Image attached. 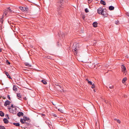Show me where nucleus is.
Returning a JSON list of instances; mask_svg holds the SVG:
<instances>
[{
  "label": "nucleus",
  "instance_id": "obj_1",
  "mask_svg": "<svg viewBox=\"0 0 129 129\" xmlns=\"http://www.w3.org/2000/svg\"><path fill=\"white\" fill-rule=\"evenodd\" d=\"M10 7L7 8L4 11V14L3 15L0 19V23L1 24H3V18L4 17H6L10 16L12 13H14V12L11 10L10 8Z\"/></svg>",
  "mask_w": 129,
  "mask_h": 129
},
{
  "label": "nucleus",
  "instance_id": "obj_2",
  "mask_svg": "<svg viewBox=\"0 0 129 129\" xmlns=\"http://www.w3.org/2000/svg\"><path fill=\"white\" fill-rule=\"evenodd\" d=\"M65 0H60L58 2L57 5V8L56 9V11L57 14L59 15H60L61 10L63 8V5L65 3Z\"/></svg>",
  "mask_w": 129,
  "mask_h": 129
},
{
  "label": "nucleus",
  "instance_id": "obj_3",
  "mask_svg": "<svg viewBox=\"0 0 129 129\" xmlns=\"http://www.w3.org/2000/svg\"><path fill=\"white\" fill-rule=\"evenodd\" d=\"M103 9L102 7H100L98 9V13L100 14H101L103 13Z\"/></svg>",
  "mask_w": 129,
  "mask_h": 129
},
{
  "label": "nucleus",
  "instance_id": "obj_4",
  "mask_svg": "<svg viewBox=\"0 0 129 129\" xmlns=\"http://www.w3.org/2000/svg\"><path fill=\"white\" fill-rule=\"evenodd\" d=\"M19 8L22 11H27L28 10V8L25 7H19Z\"/></svg>",
  "mask_w": 129,
  "mask_h": 129
},
{
  "label": "nucleus",
  "instance_id": "obj_5",
  "mask_svg": "<svg viewBox=\"0 0 129 129\" xmlns=\"http://www.w3.org/2000/svg\"><path fill=\"white\" fill-rule=\"evenodd\" d=\"M106 9H103V13L101 14L103 15L104 16L106 17L107 16L108 14H107L106 12Z\"/></svg>",
  "mask_w": 129,
  "mask_h": 129
},
{
  "label": "nucleus",
  "instance_id": "obj_6",
  "mask_svg": "<svg viewBox=\"0 0 129 129\" xmlns=\"http://www.w3.org/2000/svg\"><path fill=\"white\" fill-rule=\"evenodd\" d=\"M10 102L8 101L7 100L5 101L4 104V105L5 106H6L7 105H8L10 104Z\"/></svg>",
  "mask_w": 129,
  "mask_h": 129
},
{
  "label": "nucleus",
  "instance_id": "obj_7",
  "mask_svg": "<svg viewBox=\"0 0 129 129\" xmlns=\"http://www.w3.org/2000/svg\"><path fill=\"white\" fill-rule=\"evenodd\" d=\"M122 70L123 72H125L126 71V68L125 66L122 65L121 66Z\"/></svg>",
  "mask_w": 129,
  "mask_h": 129
},
{
  "label": "nucleus",
  "instance_id": "obj_8",
  "mask_svg": "<svg viewBox=\"0 0 129 129\" xmlns=\"http://www.w3.org/2000/svg\"><path fill=\"white\" fill-rule=\"evenodd\" d=\"M17 115L18 116L20 117L21 116L23 115V113L22 112H19L17 114Z\"/></svg>",
  "mask_w": 129,
  "mask_h": 129
},
{
  "label": "nucleus",
  "instance_id": "obj_9",
  "mask_svg": "<svg viewBox=\"0 0 129 129\" xmlns=\"http://www.w3.org/2000/svg\"><path fill=\"white\" fill-rule=\"evenodd\" d=\"M3 121L5 124H7L9 122V121L6 118H5L3 119Z\"/></svg>",
  "mask_w": 129,
  "mask_h": 129
},
{
  "label": "nucleus",
  "instance_id": "obj_10",
  "mask_svg": "<svg viewBox=\"0 0 129 129\" xmlns=\"http://www.w3.org/2000/svg\"><path fill=\"white\" fill-rule=\"evenodd\" d=\"M5 73L9 78L12 79L10 76L9 75L8 73L7 72L5 71Z\"/></svg>",
  "mask_w": 129,
  "mask_h": 129
},
{
  "label": "nucleus",
  "instance_id": "obj_11",
  "mask_svg": "<svg viewBox=\"0 0 129 129\" xmlns=\"http://www.w3.org/2000/svg\"><path fill=\"white\" fill-rule=\"evenodd\" d=\"M114 8V7L112 6H110L109 7V9L110 10H113Z\"/></svg>",
  "mask_w": 129,
  "mask_h": 129
},
{
  "label": "nucleus",
  "instance_id": "obj_12",
  "mask_svg": "<svg viewBox=\"0 0 129 129\" xmlns=\"http://www.w3.org/2000/svg\"><path fill=\"white\" fill-rule=\"evenodd\" d=\"M127 78L126 77H125L122 80V82L123 83H124L127 80Z\"/></svg>",
  "mask_w": 129,
  "mask_h": 129
},
{
  "label": "nucleus",
  "instance_id": "obj_13",
  "mask_svg": "<svg viewBox=\"0 0 129 129\" xmlns=\"http://www.w3.org/2000/svg\"><path fill=\"white\" fill-rule=\"evenodd\" d=\"M100 3L101 4H102L104 5H106V3L105 2L102 0L101 1Z\"/></svg>",
  "mask_w": 129,
  "mask_h": 129
},
{
  "label": "nucleus",
  "instance_id": "obj_14",
  "mask_svg": "<svg viewBox=\"0 0 129 129\" xmlns=\"http://www.w3.org/2000/svg\"><path fill=\"white\" fill-rule=\"evenodd\" d=\"M23 119L25 121H28L29 120V118L28 117H27L26 116H24L23 117Z\"/></svg>",
  "mask_w": 129,
  "mask_h": 129
},
{
  "label": "nucleus",
  "instance_id": "obj_15",
  "mask_svg": "<svg viewBox=\"0 0 129 129\" xmlns=\"http://www.w3.org/2000/svg\"><path fill=\"white\" fill-rule=\"evenodd\" d=\"M17 87L15 85H14L13 87V90L15 91H17Z\"/></svg>",
  "mask_w": 129,
  "mask_h": 129
},
{
  "label": "nucleus",
  "instance_id": "obj_16",
  "mask_svg": "<svg viewBox=\"0 0 129 129\" xmlns=\"http://www.w3.org/2000/svg\"><path fill=\"white\" fill-rule=\"evenodd\" d=\"M25 65L27 66H28V67H31V65L29 64V63H27V62H25L24 63Z\"/></svg>",
  "mask_w": 129,
  "mask_h": 129
},
{
  "label": "nucleus",
  "instance_id": "obj_17",
  "mask_svg": "<svg viewBox=\"0 0 129 129\" xmlns=\"http://www.w3.org/2000/svg\"><path fill=\"white\" fill-rule=\"evenodd\" d=\"M13 124L14 125L17 126H20V124L18 123H13Z\"/></svg>",
  "mask_w": 129,
  "mask_h": 129
},
{
  "label": "nucleus",
  "instance_id": "obj_18",
  "mask_svg": "<svg viewBox=\"0 0 129 129\" xmlns=\"http://www.w3.org/2000/svg\"><path fill=\"white\" fill-rule=\"evenodd\" d=\"M4 113L2 111H0V116L2 117H3L4 116Z\"/></svg>",
  "mask_w": 129,
  "mask_h": 129
},
{
  "label": "nucleus",
  "instance_id": "obj_19",
  "mask_svg": "<svg viewBox=\"0 0 129 129\" xmlns=\"http://www.w3.org/2000/svg\"><path fill=\"white\" fill-rule=\"evenodd\" d=\"M21 122L23 124L25 122V120L23 119H21L20 120Z\"/></svg>",
  "mask_w": 129,
  "mask_h": 129
},
{
  "label": "nucleus",
  "instance_id": "obj_20",
  "mask_svg": "<svg viewBox=\"0 0 129 129\" xmlns=\"http://www.w3.org/2000/svg\"><path fill=\"white\" fill-rule=\"evenodd\" d=\"M42 82L44 84H46L47 83V82L43 80H42Z\"/></svg>",
  "mask_w": 129,
  "mask_h": 129
},
{
  "label": "nucleus",
  "instance_id": "obj_21",
  "mask_svg": "<svg viewBox=\"0 0 129 129\" xmlns=\"http://www.w3.org/2000/svg\"><path fill=\"white\" fill-rule=\"evenodd\" d=\"M17 97H19V98H21V95L20 93H17Z\"/></svg>",
  "mask_w": 129,
  "mask_h": 129
},
{
  "label": "nucleus",
  "instance_id": "obj_22",
  "mask_svg": "<svg viewBox=\"0 0 129 129\" xmlns=\"http://www.w3.org/2000/svg\"><path fill=\"white\" fill-rule=\"evenodd\" d=\"M8 109L9 110L10 112H12V111L11 110V107H9V106H8Z\"/></svg>",
  "mask_w": 129,
  "mask_h": 129
},
{
  "label": "nucleus",
  "instance_id": "obj_23",
  "mask_svg": "<svg viewBox=\"0 0 129 129\" xmlns=\"http://www.w3.org/2000/svg\"><path fill=\"white\" fill-rule=\"evenodd\" d=\"M0 129H5V128L4 126H0Z\"/></svg>",
  "mask_w": 129,
  "mask_h": 129
},
{
  "label": "nucleus",
  "instance_id": "obj_24",
  "mask_svg": "<svg viewBox=\"0 0 129 129\" xmlns=\"http://www.w3.org/2000/svg\"><path fill=\"white\" fill-rule=\"evenodd\" d=\"M114 120H116L117 122L119 123H120V121L119 119H114Z\"/></svg>",
  "mask_w": 129,
  "mask_h": 129
},
{
  "label": "nucleus",
  "instance_id": "obj_25",
  "mask_svg": "<svg viewBox=\"0 0 129 129\" xmlns=\"http://www.w3.org/2000/svg\"><path fill=\"white\" fill-rule=\"evenodd\" d=\"M85 12L86 13H88L89 12V11L88 10V9L87 8H86L85 9Z\"/></svg>",
  "mask_w": 129,
  "mask_h": 129
},
{
  "label": "nucleus",
  "instance_id": "obj_26",
  "mask_svg": "<svg viewBox=\"0 0 129 129\" xmlns=\"http://www.w3.org/2000/svg\"><path fill=\"white\" fill-rule=\"evenodd\" d=\"M92 86L91 87L92 88H94L95 87V85H94V84H92Z\"/></svg>",
  "mask_w": 129,
  "mask_h": 129
},
{
  "label": "nucleus",
  "instance_id": "obj_27",
  "mask_svg": "<svg viewBox=\"0 0 129 129\" xmlns=\"http://www.w3.org/2000/svg\"><path fill=\"white\" fill-rule=\"evenodd\" d=\"M88 83L90 85H92V82L90 81H88Z\"/></svg>",
  "mask_w": 129,
  "mask_h": 129
},
{
  "label": "nucleus",
  "instance_id": "obj_28",
  "mask_svg": "<svg viewBox=\"0 0 129 129\" xmlns=\"http://www.w3.org/2000/svg\"><path fill=\"white\" fill-rule=\"evenodd\" d=\"M5 116H6V117H7L8 119H9V116H8V115H7V114L6 115H5Z\"/></svg>",
  "mask_w": 129,
  "mask_h": 129
},
{
  "label": "nucleus",
  "instance_id": "obj_29",
  "mask_svg": "<svg viewBox=\"0 0 129 129\" xmlns=\"http://www.w3.org/2000/svg\"><path fill=\"white\" fill-rule=\"evenodd\" d=\"M114 86H110L109 87V88L110 89H113V88Z\"/></svg>",
  "mask_w": 129,
  "mask_h": 129
},
{
  "label": "nucleus",
  "instance_id": "obj_30",
  "mask_svg": "<svg viewBox=\"0 0 129 129\" xmlns=\"http://www.w3.org/2000/svg\"><path fill=\"white\" fill-rule=\"evenodd\" d=\"M92 24H98V23L96 22H93Z\"/></svg>",
  "mask_w": 129,
  "mask_h": 129
},
{
  "label": "nucleus",
  "instance_id": "obj_31",
  "mask_svg": "<svg viewBox=\"0 0 129 129\" xmlns=\"http://www.w3.org/2000/svg\"><path fill=\"white\" fill-rule=\"evenodd\" d=\"M93 25V27H96L97 26V25Z\"/></svg>",
  "mask_w": 129,
  "mask_h": 129
},
{
  "label": "nucleus",
  "instance_id": "obj_32",
  "mask_svg": "<svg viewBox=\"0 0 129 129\" xmlns=\"http://www.w3.org/2000/svg\"><path fill=\"white\" fill-rule=\"evenodd\" d=\"M126 14L127 16H129V13H128V12H126Z\"/></svg>",
  "mask_w": 129,
  "mask_h": 129
},
{
  "label": "nucleus",
  "instance_id": "obj_33",
  "mask_svg": "<svg viewBox=\"0 0 129 129\" xmlns=\"http://www.w3.org/2000/svg\"><path fill=\"white\" fill-rule=\"evenodd\" d=\"M119 21H116L115 23L116 24H117L118 23Z\"/></svg>",
  "mask_w": 129,
  "mask_h": 129
},
{
  "label": "nucleus",
  "instance_id": "obj_34",
  "mask_svg": "<svg viewBox=\"0 0 129 129\" xmlns=\"http://www.w3.org/2000/svg\"><path fill=\"white\" fill-rule=\"evenodd\" d=\"M7 98L8 99H9V100H10V98L9 95H7Z\"/></svg>",
  "mask_w": 129,
  "mask_h": 129
},
{
  "label": "nucleus",
  "instance_id": "obj_35",
  "mask_svg": "<svg viewBox=\"0 0 129 129\" xmlns=\"http://www.w3.org/2000/svg\"><path fill=\"white\" fill-rule=\"evenodd\" d=\"M85 17V16H84V15L82 16V18L83 19H84Z\"/></svg>",
  "mask_w": 129,
  "mask_h": 129
},
{
  "label": "nucleus",
  "instance_id": "obj_36",
  "mask_svg": "<svg viewBox=\"0 0 129 129\" xmlns=\"http://www.w3.org/2000/svg\"><path fill=\"white\" fill-rule=\"evenodd\" d=\"M89 1V2L91 3L92 1V0H88Z\"/></svg>",
  "mask_w": 129,
  "mask_h": 129
},
{
  "label": "nucleus",
  "instance_id": "obj_37",
  "mask_svg": "<svg viewBox=\"0 0 129 129\" xmlns=\"http://www.w3.org/2000/svg\"><path fill=\"white\" fill-rule=\"evenodd\" d=\"M11 107H13L14 108V107H13V104H12L11 105Z\"/></svg>",
  "mask_w": 129,
  "mask_h": 129
},
{
  "label": "nucleus",
  "instance_id": "obj_38",
  "mask_svg": "<svg viewBox=\"0 0 129 129\" xmlns=\"http://www.w3.org/2000/svg\"><path fill=\"white\" fill-rule=\"evenodd\" d=\"M7 61L8 62V64H10V62H9L8 60H7Z\"/></svg>",
  "mask_w": 129,
  "mask_h": 129
},
{
  "label": "nucleus",
  "instance_id": "obj_39",
  "mask_svg": "<svg viewBox=\"0 0 129 129\" xmlns=\"http://www.w3.org/2000/svg\"><path fill=\"white\" fill-rule=\"evenodd\" d=\"M86 81H87L88 82V81H89V80H88L87 79H86Z\"/></svg>",
  "mask_w": 129,
  "mask_h": 129
},
{
  "label": "nucleus",
  "instance_id": "obj_40",
  "mask_svg": "<svg viewBox=\"0 0 129 129\" xmlns=\"http://www.w3.org/2000/svg\"><path fill=\"white\" fill-rule=\"evenodd\" d=\"M24 99L25 100H26L27 99V98H26V97H24Z\"/></svg>",
  "mask_w": 129,
  "mask_h": 129
},
{
  "label": "nucleus",
  "instance_id": "obj_41",
  "mask_svg": "<svg viewBox=\"0 0 129 129\" xmlns=\"http://www.w3.org/2000/svg\"><path fill=\"white\" fill-rule=\"evenodd\" d=\"M74 51H76V48H75V49H74Z\"/></svg>",
  "mask_w": 129,
  "mask_h": 129
},
{
  "label": "nucleus",
  "instance_id": "obj_42",
  "mask_svg": "<svg viewBox=\"0 0 129 129\" xmlns=\"http://www.w3.org/2000/svg\"><path fill=\"white\" fill-rule=\"evenodd\" d=\"M93 91H94V92H95L96 91H95V89H94V90H93Z\"/></svg>",
  "mask_w": 129,
  "mask_h": 129
},
{
  "label": "nucleus",
  "instance_id": "obj_43",
  "mask_svg": "<svg viewBox=\"0 0 129 129\" xmlns=\"http://www.w3.org/2000/svg\"><path fill=\"white\" fill-rule=\"evenodd\" d=\"M2 51V50L1 49V48H0V52Z\"/></svg>",
  "mask_w": 129,
  "mask_h": 129
},
{
  "label": "nucleus",
  "instance_id": "obj_44",
  "mask_svg": "<svg viewBox=\"0 0 129 129\" xmlns=\"http://www.w3.org/2000/svg\"><path fill=\"white\" fill-rule=\"evenodd\" d=\"M43 116H44V114H43Z\"/></svg>",
  "mask_w": 129,
  "mask_h": 129
},
{
  "label": "nucleus",
  "instance_id": "obj_45",
  "mask_svg": "<svg viewBox=\"0 0 129 129\" xmlns=\"http://www.w3.org/2000/svg\"><path fill=\"white\" fill-rule=\"evenodd\" d=\"M107 103V102H106V103Z\"/></svg>",
  "mask_w": 129,
  "mask_h": 129
},
{
  "label": "nucleus",
  "instance_id": "obj_46",
  "mask_svg": "<svg viewBox=\"0 0 129 129\" xmlns=\"http://www.w3.org/2000/svg\"><path fill=\"white\" fill-rule=\"evenodd\" d=\"M59 109H58V110H59Z\"/></svg>",
  "mask_w": 129,
  "mask_h": 129
}]
</instances>
